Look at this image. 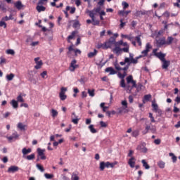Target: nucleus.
Returning a JSON list of instances; mask_svg holds the SVG:
<instances>
[{
	"mask_svg": "<svg viewBox=\"0 0 180 180\" xmlns=\"http://www.w3.org/2000/svg\"><path fill=\"white\" fill-rule=\"evenodd\" d=\"M140 58H143V56L140 55L134 58V54L129 53V57H125L124 61L120 62V65H126V63L129 64H137Z\"/></svg>",
	"mask_w": 180,
	"mask_h": 180,
	"instance_id": "obj_3",
	"label": "nucleus"
},
{
	"mask_svg": "<svg viewBox=\"0 0 180 180\" xmlns=\"http://www.w3.org/2000/svg\"><path fill=\"white\" fill-rule=\"evenodd\" d=\"M44 176L46 179H53V178H54V174L45 173Z\"/></svg>",
	"mask_w": 180,
	"mask_h": 180,
	"instance_id": "obj_38",
	"label": "nucleus"
},
{
	"mask_svg": "<svg viewBox=\"0 0 180 180\" xmlns=\"http://www.w3.org/2000/svg\"><path fill=\"white\" fill-rule=\"evenodd\" d=\"M74 1L75 2V5L77 6H79L81 5V0H74Z\"/></svg>",
	"mask_w": 180,
	"mask_h": 180,
	"instance_id": "obj_64",
	"label": "nucleus"
},
{
	"mask_svg": "<svg viewBox=\"0 0 180 180\" xmlns=\"http://www.w3.org/2000/svg\"><path fill=\"white\" fill-rule=\"evenodd\" d=\"M122 5L123 6V9H127V8H129V4L126 1H123Z\"/></svg>",
	"mask_w": 180,
	"mask_h": 180,
	"instance_id": "obj_49",
	"label": "nucleus"
},
{
	"mask_svg": "<svg viewBox=\"0 0 180 180\" xmlns=\"http://www.w3.org/2000/svg\"><path fill=\"white\" fill-rule=\"evenodd\" d=\"M152 108H153V111L155 113H158V115H161L162 111L158 108V105L155 103V101H152Z\"/></svg>",
	"mask_w": 180,
	"mask_h": 180,
	"instance_id": "obj_11",
	"label": "nucleus"
},
{
	"mask_svg": "<svg viewBox=\"0 0 180 180\" xmlns=\"http://www.w3.org/2000/svg\"><path fill=\"white\" fill-rule=\"evenodd\" d=\"M6 78L7 81H12V79H13V78H15V75L13 73H11L10 75H7L6 76Z\"/></svg>",
	"mask_w": 180,
	"mask_h": 180,
	"instance_id": "obj_36",
	"label": "nucleus"
},
{
	"mask_svg": "<svg viewBox=\"0 0 180 180\" xmlns=\"http://www.w3.org/2000/svg\"><path fill=\"white\" fill-rule=\"evenodd\" d=\"M174 41V37H168L167 39L165 37H162L156 40V44L158 47H162V46H171Z\"/></svg>",
	"mask_w": 180,
	"mask_h": 180,
	"instance_id": "obj_4",
	"label": "nucleus"
},
{
	"mask_svg": "<svg viewBox=\"0 0 180 180\" xmlns=\"http://www.w3.org/2000/svg\"><path fill=\"white\" fill-rule=\"evenodd\" d=\"M109 165H110V162H100V171H103L105 169V168H109Z\"/></svg>",
	"mask_w": 180,
	"mask_h": 180,
	"instance_id": "obj_15",
	"label": "nucleus"
},
{
	"mask_svg": "<svg viewBox=\"0 0 180 180\" xmlns=\"http://www.w3.org/2000/svg\"><path fill=\"white\" fill-rule=\"evenodd\" d=\"M136 42L138 43L139 46H141V38H140V35L136 37Z\"/></svg>",
	"mask_w": 180,
	"mask_h": 180,
	"instance_id": "obj_45",
	"label": "nucleus"
},
{
	"mask_svg": "<svg viewBox=\"0 0 180 180\" xmlns=\"http://www.w3.org/2000/svg\"><path fill=\"white\" fill-rule=\"evenodd\" d=\"M89 129L91 133H93V134L98 133V131H96V129L94 128L93 124H91L90 126H89Z\"/></svg>",
	"mask_w": 180,
	"mask_h": 180,
	"instance_id": "obj_40",
	"label": "nucleus"
},
{
	"mask_svg": "<svg viewBox=\"0 0 180 180\" xmlns=\"http://www.w3.org/2000/svg\"><path fill=\"white\" fill-rule=\"evenodd\" d=\"M18 171H19V167L13 165L8 167L7 172L9 174H15V172H18Z\"/></svg>",
	"mask_w": 180,
	"mask_h": 180,
	"instance_id": "obj_13",
	"label": "nucleus"
},
{
	"mask_svg": "<svg viewBox=\"0 0 180 180\" xmlns=\"http://www.w3.org/2000/svg\"><path fill=\"white\" fill-rule=\"evenodd\" d=\"M120 22V28L123 29V27L126 26V22H123V19H121Z\"/></svg>",
	"mask_w": 180,
	"mask_h": 180,
	"instance_id": "obj_51",
	"label": "nucleus"
},
{
	"mask_svg": "<svg viewBox=\"0 0 180 180\" xmlns=\"http://www.w3.org/2000/svg\"><path fill=\"white\" fill-rule=\"evenodd\" d=\"M100 125L101 127H108V124L103 121L100 122Z\"/></svg>",
	"mask_w": 180,
	"mask_h": 180,
	"instance_id": "obj_57",
	"label": "nucleus"
},
{
	"mask_svg": "<svg viewBox=\"0 0 180 180\" xmlns=\"http://www.w3.org/2000/svg\"><path fill=\"white\" fill-rule=\"evenodd\" d=\"M39 60H40V58H39V57L34 58V61L36 63L34 68L36 70H40V68H41V65H43V61Z\"/></svg>",
	"mask_w": 180,
	"mask_h": 180,
	"instance_id": "obj_10",
	"label": "nucleus"
},
{
	"mask_svg": "<svg viewBox=\"0 0 180 180\" xmlns=\"http://www.w3.org/2000/svg\"><path fill=\"white\" fill-rule=\"evenodd\" d=\"M7 54H11V56L15 55V51L13 49L7 50Z\"/></svg>",
	"mask_w": 180,
	"mask_h": 180,
	"instance_id": "obj_55",
	"label": "nucleus"
},
{
	"mask_svg": "<svg viewBox=\"0 0 180 180\" xmlns=\"http://www.w3.org/2000/svg\"><path fill=\"white\" fill-rule=\"evenodd\" d=\"M115 68L117 70V71H122V68L117 63L115 64Z\"/></svg>",
	"mask_w": 180,
	"mask_h": 180,
	"instance_id": "obj_53",
	"label": "nucleus"
},
{
	"mask_svg": "<svg viewBox=\"0 0 180 180\" xmlns=\"http://www.w3.org/2000/svg\"><path fill=\"white\" fill-rule=\"evenodd\" d=\"M151 129V126L146 124L145 130L142 131V134H147L148 131Z\"/></svg>",
	"mask_w": 180,
	"mask_h": 180,
	"instance_id": "obj_30",
	"label": "nucleus"
},
{
	"mask_svg": "<svg viewBox=\"0 0 180 180\" xmlns=\"http://www.w3.org/2000/svg\"><path fill=\"white\" fill-rule=\"evenodd\" d=\"M151 44H150V43H147L146 46V50H147L148 51H150V49H151Z\"/></svg>",
	"mask_w": 180,
	"mask_h": 180,
	"instance_id": "obj_62",
	"label": "nucleus"
},
{
	"mask_svg": "<svg viewBox=\"0 0 180 180\" xmlns=\"http://www.w3.org/2000/svg\"><path fill=\"white\" fill-rule=\"evenodd\" d=\"M100 108H101V109H103V112H104L105 113L108 112V111H106V110L109 109V107L105 106V103H101L100 104Z\"/></svg>",
	"mask_w": 180,
	"mask_h": 180,
	"instance_id": "obj_37",
	"label": "nucleus"
},
{
	"mask_svg": "<svg viewBox=\"0 0 180 180\" xmlns=\"http://www.w3.org/2000/svg\"><path fill=\"white\" fill-rule=\"evenodd\" d=\"M101 6H98L97 8H94L91 11H89L88 13H89V16L91 18H95V16H96V15H98V13H101Z\"/></svg>",
	"mask_w": 180,
	"mask_h": 180,
	"instance_id": "obj_6",
	"label": "nucleus"
},
{
	"mask_svg": "<svg viewBox=\"0 0 180 180\" xmlns=\"http://www.w3.org/2000/svg\"><path fill=\"white\" fill-rule=\"evenodd\" d=\"M127 65L124 68H121V71L127 72V70L130 68L131 63H126Z\"/></svg>",
	"mask_w": 180,
	"mask_h": 180,
	"instance_id": "obj_39",
	"label": "nucleus"
},
{
	"mask_svg": "<svg viewBox=\"0 0 180 180\" xmlns=\"http://www.w3.org/2000/svg\"><path fill=\"white\" fill-rule=\"evenodd\" d=\"M132 137H137L139 136V131L138 130H134L131 133Z\"/></svg>",
	"mask_w": 180,
	"mask_h": 180,
	"instance_id": "obj_48",
	"label": "nucleus"
},
{
	"mask_svg": "<svg viewBox=\"0 0 180 180\" xmlns=\"http://www.w3.org/2000/svg\"><path fill=\"white\" fill-rule=\"evenodd\" d=\"M36 9H37V12H39V13H40V12H44V11H46V7H44L43 6L37 5L36 7Z\"/></svg>",
	"mask_w": 180,
	"mask_h": 180,
	"instance_id": "obj_27",
	"label": "nucleus"
},
{
	"mask_svg": "<svg viewBox=\"0 0 180 180\" xmlns=\"http://www.w3.org/2000/svg\"><path fill=\"white\" fill-rule=\"evenodd\" d=\"M0 27H4V29H6V22L1 20L0 21Z\"/></svg>",
	"mask_w": 180,
	"mask_h": 180,
	"instance_id": "obj_47",
	"label": "nucleus"
},
{
	"mask_svg": "<svg viewBox=\"0 0 180 180\" xmlns=\"http://www.w3.org/2000/svg\"><path fill=\"white\" fill-rule=\"evenodd\" d=\"M136 150H138V151H141V153H147V148H146L143 144L139 145L136 147Z\"/></svg>",
	"mask_w": 180,
	"mask_h": 180,
	"instance_id": "obj_18",
	"label": "nucleus"
},
{
	"mask_svg": "<svg viewBox=\"0 0 180 180\" xmlns=\"http://www.w3.org/2000/svg\"><path fill=\"white\" fill-rule=\"evenodd\" d=\"M45 2H47V0H39L38 2V5L39 6L44 5Z\"/></svg>",
	"mask_w": 180,
	"mask_h": 180,
	"instance_id": "obj_61",
	"label": "nucleus"
},
{
	"mask_svg": "<svg viewBox=\"0 0 180 180\" xmlns=\"http://www.w3.org/2000/svg\"><path fill=\"white\" fill-rule=\"evenodd\" d=\"M51 113H52V117H56L58 115V112H57V110L54 109L51 110Z\"/></svg>",
	"mask_w": 180,
	"mask_h": 180,
	"instance_id": "obj_46",
	"label": "nucleus"
},
{
	"mask_svg": "<svg viewBox=\"0 0 180 180\" xmlns=\"http://www.w3.org/2000/svg\"><path fill=\"white\" fill-rule=\"evenodd\" d=\"M120 85L121 88H127V86H126V82H124V79H121Z\"/></svg>",
	"mask_w": 180,
	"mask_h": 180,
	"instance_id": "obj_44",
	"label": "nucleus"
},
{
	"mask_svg": "<svg viewBox=\"0 0 180 180\" xmlns=\"http://www.w3.org/2000/svg\"><path fill=\"white\" fill-rule=\"evenodd\" d=\"M162 70H168V67H169L171 64V61L167 60H162Z\"/></svg>",
	"mask_w": 180,
	"mask_h": 180,
	"instance_id": "obj_16",
	"label": "nucleus"
},
{
	"mask_svg": "<svg viewBox=\"0 0 180 180\" xmlns=\"http://www.w3.org/2000/svg\"><path fill=\"white\" fill-rule=\"evenodd\" d=\"M23 96H26V94H20L17 97V102L23 103L25 102V99L23 98Z\"/></svg>",
	"mask_w": 180,
	"mask_h": 180,
	"instance_id": "obj_26",
	"label": "nucleus"
},
{
	"mask_svg": "<svg viewBox=\"0 0 180 180\" xmlns=\"http://www.w3.org/2000/svg\"><path fill=\"white\" fill-rule=\"evenodd\" d=\"M149 117L150 119L151 123H155V120L154 119V117L153 116V113H149Z\"/></svg>",
	"mask_w": 180,
	"mask_h": 180,
	"instance_id": "obj_50",
	"label": "nucleus"
},
{
	"mask_svg": "<svg viewBox=\"0 0 180 180\" xmlns=\"http://www.w3.org/2000/svg\"><path fill=\"white\" fill-rule=\"evenodd\" d=\"M131 12V11H124V10H122L118 11V15L121 16H127V15H129V13H130Z\"/></svg>",
	"mask_w": 180,
	"mask_h": 180,
	"instance_id": "obj_25",
	"label": "nucleus"
},
{
	"mask_svg": "<svg viewBox=\"0 0 180 180\" xmlns=\"http://www.w3.org/2000/svg\"><path fill=\"white\" fill-rule=\"evenodd\" d=\"M130 46L127 42H123V40H120L116 43L115 47L112 49L113 53L117 56H120L122 53H129Z\"/></svg>",
	"mask_w": 180,
	"mask_h": 180,
	"instance_id": "obj_1",
	"label": "nucleus"
},
{
	"mask_svg": "<svg viewBox=\"0 0 180 180\" xmlns=\"http://www.w3.org/2000/svg\"><path fill=\"white\" fill-rule=\"evenodd\" d=\"M38 157L40 158H45L46 156L44 155V153H46V149H41L40 148H38L37 150Z\"/></svg>",
	"mask_w": 180,
	"mask_h": 180,
	"instance_id": "obj_14",
	"label": "nucleus"
},
{
	"mask_svg": "<svg viewBox=\"0 0 180 180\" xmlns=\"http://www.w3.org/2000/svg\"><path fill=\"white\" fill-rule=\"evenodd\" d=\"M147 11H138L136 12V16H143L144 15H146Z\"/></svg>",
	"mask_w": 180,
	"mask_h": 180,
	"instance_id": "obj_32",
	"label": "nucleus"
},
{
	"mask_svg": "<svg viewBox=\"0 0 180 180\" xmlns=\"http://www.w3.org/2000/svg\"><path fill=\"white\" fill-rule=\"evenodd\" d=\"M93 26H99L101 21L99 20H96L95 18H91Z\"/></svg>",
	"mask_w": 180,
	"mask_h": 180,
	"instance_id": "obj_34",
	"label": "nucleus"
},
{
	"mask_svg": "<svg viewBox=\"0 0 180 180\" xmlns=\"http://www.w3.org/2000/svg\"><path fill=\"white\" fill-rule=\"evenodd\" d=\"M154 143L155 144H156V146H160V144H161V139H155L154 141Z\"/></svg>",
	"mask_w": 180,
	"mask_h": 180,
	"instance_id": "obj_60",
	"label": "nucleus"
},
{
	"mask_svg": "<svg viewBox=\"0 0 180 180\" xmlns=\"http://www.w3.org/2000/svg\"><path fill=\"white\" fill-rule=\"evenodd\" d=\"M71 22H73L72 27L75 29H77V28L79 27V26H81V24L79 23V21L78 20H70V23H71Z\"/></svg>",
	"mask_w": 180,
	"mask_h": 180,
	"instance_id": "obj_21",
	"label": "nucleus"
},
{
	"mask_svg": "<svg viewBox=\"0 0 180 180\" xmlns=\"http://www.w3.org/2000/svg\"><path fill=\"white\" fill-rule=\"evenodd\" d=\"M18 137H19V135L18 134V132H15L12 134L11 136H8L7 139L8 140V141H12V140H15V139H18Z\"/></svg>",
	"mask_w": 180,
	"mask_h": 180,
	"instance_id": "obj_22",
	"label": "nucleus"
},
{
	"mask_svg": "<svg viewBox=\"0 0 180 180\" xmlns=\"http://www.w3.org/2000/svg\"><path fill=\"white\" fill-rule=\"evenodd\" d=\"M72 180H79V177L77 174L72 175Z\"/></svg>",
	"mask_w": 180,
	"mask_h": 180,
	"instance_id": "obj_58",
	"label": "nucleus"
},
{
	"mask_svg": "<svg viewBox=\"0 0 180 180\" xmlns=\"http://www.w3.org/2000/svg\"><path fill=\"white\" fill-rule=\"evenodd\" d=\"M10 103L14 109H18V108H19V104L15 100H12Z\"/></svg>",
	"mask_w": 180,
	"mask_h": 180,
	"instance_id": "obj_28",
	"label": "nucleus"
},
{
	"mask_svg": "<svg viewBox=\"0 0 180 180\" xmlns=\"http://www.w3.org/2000/svg\"><path fill=\"white\" fill-rule=\"evenodd\" d=\"M158 51V49H155L153 50V55L157 57L158 58H159V60H160V61H164V60H165V53H162V52H157Z\"/></svg>",
	"mask_w": 180,
	"mask_h": 180,
	"instance_id": "obj_8",
	"label": "nucleus"
},
{
	"mask_svg": "<svg viewBox=\"0 0 180 180\" xmlns=\"http://www.w3.org/2000/svg\"><path fill=\"white\" fill-rule=\"evenodd\" d=\"M14 5L17 9H22V8H23V5L22 4V2L20 1L15 3Z\"/></svg>",
	"mask_w": 180,
	"mask_h": 180,
	"instance_id": "obj_33",
	"label": "nucleus"
},
{
	"mask_svg": "<svg viewBox=\"0 0 180 180\" xmlns=\"http://www.w3.org/2000/svg\"><path fill=\"white\" fill-rule=\"evenodd\" d=\"M41 78H46L47 77V71H44L41 73Z\"/></svg>",
	"mask_w": 180,
	"mask_h": 180,
	"instance_id": "obj_59",
	"label": "nucleus"
},
{
	"mask_svg": "<svg viewBox=\"0 0 180 180\" xmlns=\"http://www.w3.org/2000/svg\"><path fill=\"white\" fill-rule=\"evenodd\" d=\"M105 72H110V75H115V74L117 73V72H116L112 67L107 68L105 69Z\"/></svg>",
	"mask_w": 180,
	"mask_h": 180,
	"instance_id": "obj_19",
	"label": "nucleus"
},
{
	"mask_svg": "<svg viewBox=\"0 0 180 180\" xmlns=\"http://www.w3.org/2000/svg\"><path fill=\"white\" fill-rule=\"evenodd\" d=\"M141 162H142L143 167L145 168V169H150V165H148V163H147L146 160H142Z\"/></svg>",
	"mask_w": 180,
	"mask_h": 180,
	"instance_id": "obj_35",
	"label": "nucleus"
},
{
	"mask_svg": "<svg viewBox=\"0 0 180 180\" xmlns=\"http://www.w3.org/2000/svg\"><path fill=\"white\" fill-rule=\"evenodd\" d=\"M117 75L120 78V79H124V78H125L124 75L123 74H122L121 72H118Z\"/></svg>",
	"mask_w": 180,
	"mask_h": 180,
	"instance_id": "obj_63",
	"label": "nucleus"
},
{
	"mask_svg": "<svg viewBox=\"0 0 180 180\" xmlns=\"http://www.w3.org/2000/svg\"><path fill=\"white\" fill-rule=\"evenodd\" d=\"M143 98L145 101H150V98H151V94H146L144 96Z\"/></svg>",
	"mask_w": 180,
	"mask_h": 180,
	"instance_id": "obj_56",
	"label": "nucleus"
},
{
	"mask_svg": "<svg viewBox=\"0 0 180 180\" xmlns=\"http://www.w3.org/2000/svg\"><path fill=\"white\" fill-rule=\"evenodd\" d=\"M68 89L66 87H62L60 89V92L59 93V97L60 101H65L67 99V95H65V92H67Z\"/></svg>",
	"mask_w": 180,
	"mask_h": 180,
	"instance_id": "obj_9",
	"label": "nucleus"
},
{
	"mask_svg": "<svg viewBox=\"0 0 180 180\" xmlns=\"http://www.w3.org/2000/svg\"><path fill=\"white\" fill-rule=\"evenodd\" d=\"M127 79V89H129V91H131L133 88H136L137 92H140L141 89H143V84H139L137 85L136 82L133 79V75H129L126 78Z\"/></svg>",
	"mask_w": 180,
	"mask_h": 180,
	"instance_id": "obj_2",
	"label": "nucleus"
},
{
	"mask_svg": "<svg viewBox=\"0 0 180 180\" xmlns=\"http://www.w3.org/2000/svg\"><path fill=\"white\" fill-rule=\"evenodd\" d=\"M77 34V31L72 32L71 34L68 37V41L70 43V40H72L75 35Z\"/></svg>",
	"mask_w": 180,
	"mask_h": 180,
	"instance_id": "obj_29",
	"label": "nucleus"
},
{
	"mask_svg": "<svg viewBox=\"0 0 180 180\" xmlns=\"http://www.w3.org/2000/svg\"><path fill=\"white\" fill-rule=\"evenodd\" d=\"M96 47L97 49H103V50H107V49H109L108 47L106 42H105L104 44H102V43L98 44Z\"/></svg>",
	"mask_w": 180,
	"mask_h": 180,
	"instance_id": "obj_20",
	"label": "nucleus"
},
{
	"mask_svg": "<svg viewBox=\"0 0 180 180\" xmlns=\"http://www.w3.org/2000/svg\"><path fill=\"white\" fill-rule=\"evenodd\" d=\"M78 68V65H77V60L74 59L72 60L70 63V66L69 68L70 71L74 72L75 69Z\"/></svg>",
	"mask_w": 180,
	"mask_h": 180,
	"instance_id": "obj_12",
	"label": "nucleus"
},
{
	"mask_svg": "<svg viewBox=\"0 0 180 180\" xmlns=\"http://www.w3.org/2000/svg\"><path fill=\"white\" fill-rule=\"evenodd\" d=\"M32 153V148H23L22 150V153L23 155H27V154H30Z\"/></svg>",
	"mask_w": 180,
	"mask_h": 180,
	"instance_id": "obj_24",
	"label": "nucleus"
},
{
	"mask_svg": "<svg viewBox=\"0 0 180 180\" xmlns=\"http://www.w3.org/2000/svg\"><path fill=\"white\" fill-rule=\"evenodd\" d=\"M17 127L18 129H19V130H20L21 131H26V128L27 127V126L22 122H19L17 124Z\"/></svg>",
	"mask_w": 180,
	"mask_h": 180,
	"instance_id": "obj_17",
	"label": "nucleus"
},
{
	"mask_svg": "<svg viewBox=\"0 0 180 180\" xmlns=\"http://www.w3.org/2000/svg\"><path fill=\"white\" fill-rule=\"evenodd\" d=\"M148 53H149V51L147 49H145L141 51V54H143V55H141V56H142L143 57H146V56H147V54H148Z\"/></svg>",
	"mask_w": 180,
	"mask_h": 180,
	"instance_id": "obj_52",
	"label": "nucleus"
},
{
	"mask_svg": "<svg viewBox=\"0 0 180 180\" xmlns=\"http://www.w3.org/2000/svg\"><path fill=\"white\" fill-rule=\"evenodd\" d=\"M117 34H115V37H111L108 41H105L107 46L108 49H110V47H112V46H116V44L117 42H116V37H117Z\"/></svg>",
	"mask_w": 180,
	"mask_h": 180,
	"instance_id": "obj_7",
	"label": "nucleus"
},
{
	"mask_svg": "<svg viewBox=\"0 0 180 180\" xmlns=\"http://www.w3.org/2000/svg\"><path fill=\"white\" fill-rule=\"evenodd\" d=\"M162 15L165 17V18H169V16H171V14L169 13V11H165Z\"/></svg>",
	"mask_w": 180,
	"mask_h": 180,
	"instance_id": "obj_54",
	"label": "nucleus"
},
{
	"mask_svg": "<svg viewBox=\"0 0 180 180\" xmlns=\"http://www.w3.org/2000/svg\"><path fill=\"white\" fill-rule=\"evenodd\" d=\"M158 165L159 168H165V162H164L163 161H159L158 162Z\"/></svg>",
	"mask_w": 180,
	"mask_h": 180,
	"instance_id": "obj_42",
	"label": "nucleus"
},
{
	"mask_svg": "<svg viewBox=\"0 0 180 180\" xmlns=\"http://www.w3.org/2000/svg\"><path fill=\"white\" fill-rule=\"evenodd\" d=\"M121 104L123 107H120L117 109L118 113L120 115H122V113H128L129 110H127V101L126 100H124L122 101Z\"/></svg>",
	"mask_w": 180,
	"mask_h": 180,
	"instance_id": "obj_5",
	"label": "nucleus"
},
{
	"mask_svg": "<svg viewBox=\"0 0 180 180\" xmlns=\"http://www.w3.org/2000/svg\"><path fill=\"white\" fill-rule=\"evenodd\" d=\"M98 54V51L96 49H94V52H89L88 53L89 58H92V57H95Z\"/></svg>",
	"mask_w": 180,
	"mask_h": 180,
	"instance_id": "obj_31",
	"label": "nucleus"
},
{
	"mask_svg": "<svg viewBox=\"0 0 180 180\" xmlns=\"http://www.w3.org/2000/svg\"><path fill=\"white\" fill-rule=\"evenodd\" d=\"M88 94L89 96H91V98H94L95 96V89H88Z\"/></svg>",
	"mask_w": 180,
	"mask_h": 180,
	"instance_id": "obj_41",
	"label": "nucleus"
},
{
	"mask_svg": "<svg viewBox=\"0 0 180 180\" xmlns=\"http://www.w3.org/2000/svg\"><path fill=\"white\" fill-rule=\"evenodd\" d=\"M128 164L131 168H134L136 167V160L134 158H130L128 161Z\"/></svg>",
	"mask_w": 180,
	"mask_h": 180,
	"instance_id": "obj_23",
	"label": "nucleus"
},
{
	"mask_svg": "<svg viewBox=\"0 0 180 180\" xmlns=\"http://www.w3.org/2000/svg\"><path fill=\"white\" fill-rule=\"evenodd\" d=\"M36 167H37V168L39 171H41V172H44V167H43V166H41V165H40V164H37V165H36Z\"/></svg>",
	"mask_w": 180,
	"mask_h": 180,
	"instance_id": "obj_43",
	"label": "nucleus"
}]
</instances>
